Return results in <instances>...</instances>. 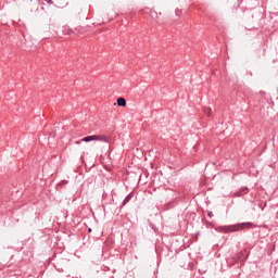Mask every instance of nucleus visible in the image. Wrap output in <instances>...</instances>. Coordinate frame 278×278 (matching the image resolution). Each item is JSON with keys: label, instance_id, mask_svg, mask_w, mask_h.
Segmentation results:
<instances>
[{"label": "nucleus", "instance_id": "nucleus-1", "mask_svg": "<svg viewBox=\"0 0 278 278\" xmlns=\"http://www.w3.org/2000/svg\"><path fill=\"white\" fill-rule=\"evenodd\" d=\"M244 227L251 229V227H253V223H242L231 226H219L216 228V231H218L219 233H233V231H240L241 229H244Z\"/></svg>", "mask_w": 278, "mask_h": 278}, {"label": "nucleus", "instance_id": "nucleus-6", "mask_svg": "<svg viewBox=\"0 0 278 278\" xmlns=\"http://www.w3.org/2000/svg\"><path fill=\"white\" fill-rule=\"evenodd\" d=\"M63 34H64V36H71V34H73V29L72 28H64Z\"/></svg>", "mask_w": 278, "mask_h": 278}, {"label": "nucleus", "instance_id": "nucleus-12", "mask_svg": "<svg viewBox=\"0 0 278 278\" xmlns=\"http://www.w3.org/2000/svg\"><path fill=\"white\" fill-rule=\"evenodd\" d=\"M88 232L91 233V232H92V228H89V229H88Z\"/></svg>", "mask_w": 278, "mask_h": 278}, {"label": "nucleus", "instance_id": "nucleus-13", "mask_svg": "<svg viewBox=\"0 0 278 278\" xmlns=\"http://www.w3.org/2000/svg\"><path fill=\"white\" fill-rule=\"evenodd\" d=\"M243 190H249V188L245 187V188H243Z\"/></svg>", "mask_w": 278, "mask_h": 278}, {"label": "nucleus", "instance_id": "nucleus-7", "mask_svg": "<svg viewBox=\"0 0 278 278\" xmlns=\"http://www.w3.org/2000/svg\"><path fill=\"white\" fill-rule=\"evenodd\" d=\"M203 111H204V114H206V116H212V109L211 108H204Z\"/></svg>", "mask_w": 278, "mask_h": 278}, {"label": "nucleus", "instance_id": "nucleus-9", "mask_svg": "<svg viewBox=\"0 0 278 278\" xmlns=\"http://www.w3.org/2000/svg\"><path fill=\"white\" fill-rule=\"evenodd\" d=\"M176 16H181V10H176Z\"/></svg>", "mask_w": 278, "mask_h": 278}, {"label": "nucleus", "instance_id": "nucleus-5", "mask_svg": "<svg viewBox=\"0 0 278 278\" xmlns=\"http://www.w3.org/2000/svg\"><path fill=\"white\" fill-rule=\"evenodd\" d=\"M132 197H134V195H131V193L128 194V195L124 199L122 205H127V203H129V201H131Z\"/></svg>", "mask_w": 278, "mask_h": 278}, {"label": "nucleus", "instance_id": "nucleus-10", "mask_svg": "<svg viewBox=\"0 0 278 278\" xmlns=\"http://www.w3.org/2000/svg\"><path fill=\"white\" fill-rule=\"evenodd\" d=\"M49 3V5H53V0H45Z\"/></svg>", "mask_w": 278, "mask_h": 278}, {"label": "nucleus", "instance_id": "nucleus-11", "mask_svg": "<svg viewBox=\"0 0 278 278\" xmlns=\"http://www.w3.org/2000/svg\"><path fill=\"white\" fill-rule=\"evenodd\" d=\"M75 144H81V140L75 141Z\"/></svg>", "mask_w": 278, "mask_h": 278}, {"label": "nucleus", "instance_id": "nucleus-4", "mask_svg": "<svg viewBox=\"0 0 278 278\" xmlns=\"http://www.w3.org/2000/svg\"><path fill=\"white\" fill-rule=\"evenodd\" d=\"M94 141V136H87V137H84L83 139H80V142H92Z\"/></svg>", "mask_w": 278, "mask_h": 278}, {"label": "nucleus", "instance_id": "nucleus-3", "mask_svg": "<svg viewBox=\"0 0 278 278\" xmlns=\"http://www.w3.org/2000/svg\"><path fill=\"white\" fill-rule=\"evenodd\" d=\"M117 105L119 108H125V105H127V100H125V98H118L117 99Z\"/></svg>", "mask_w": 278, "mask_h": 278}, {"label": "nucleus", "instance_id": "nucleus-8", "mask_svg": "<svg viewBox=\"0 0 278 278\" xmlns=\"http://www.w3.org/2000/svg\"><path fill=\"white\" fill-rule=\"evenodd\" d=\"M207 216H208L210 218H212V217L214 216V213H212V211H208V212H207Z\"/></svg>", "mask_w": 278, "mask_h": 278}, {"label": "nucleus", "instance_id": "nucleus-2", "mask_svg": "<svg viewBox=\"0 0 278 278\" xmlns=\"http://www.w3.org/2000/svg\"><path fill=\"white\" fill-rule=\"evenodd\" d=\"M93 140H97L99 142H110V138L103 135H93Z\"/></svg>", "mask_w": 278, "mask_h": 278}, {"label": "nucleus", "instance_id": "nucleus-14", "mask_svg": "<svg viewBox=\"0 0 278 278\" xmlns=\"http://www.w3.org/2000/svg\"><path fill=\"white\" fill-rule=\"evenodd\" d=\"M152 14V17H153V13H151Z\"/></svg>", "mask_w": 278, "mask_h": 278}]
</instances>
